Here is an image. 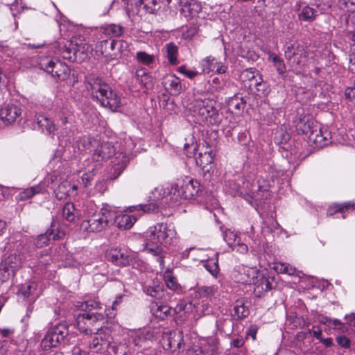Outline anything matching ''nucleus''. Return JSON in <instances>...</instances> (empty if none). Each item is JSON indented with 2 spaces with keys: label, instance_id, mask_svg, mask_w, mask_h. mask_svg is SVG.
<instances>
[{
  "label": "nucleus",
  "instance_id": "21",
  "mask_svg": "<svg viewBox=\"0 0 355 355\" xmlns=\"http://www.w3.org/2000/svg\"><path fill=\"white\" fill-rule=\"evenodd\" d=\"M128 340L126 338H114L110 346L114 355H130Z\"/></svg>",
  "mask_w": 355,
  "mask_h": 355
},
{
  "label": "nucleus",
  "instance_id": "2",
  "mask_svg": "<svg viewBox=\"0 0 355 355\" xmlns=\"http://www.w3.org/2000/svg\"><path fill=\"white\" fill-rule=\"evenodd\" d=\"M88 84L94 99L98 101L104 107L112 111H118L122 104L121 100L107 84L99 79H91Z\"/></svg>",
  "mask_w": 355,
  "mask_h": 355
},
{
  "label": "nucleus",
  "instance_id": "27",
  "mask_svg": "<svg viewBox=\"0 0 355 355\" xmlns=\"http://www.w3.org/2000/svg\"><path fill=\"white\" fill-rule=\"evenodd\" d=\"M207 149L202 153L200 152L196 158V164L205 169L207 166L211 164L214 159V155L211 150H207L209 148L208 144L205 142Z\"/></svg>",
  "mask_w": 355,
  "mask_h": 355
},
{
  "label": "nucleus",
  "instance_id": "4",
  "mask_svg": "<svg viewBox=\"0 0 355 355\" xmlns=\"http://www.w3.org/2000/svg\"><path fill=\"white\" fill-rule=\"evenodd\" d=\"M216 102L211 98L195 99L189 107L191 115L196 118V123L207 121L215 123L219 119Z\"/></svg>",
  "mask_w": 355,
  "mask_h": 355
},
{
  "label": "nucleus",
  "instance_id": "30",
  "mask_svg": "<svg viewBox=\"0 0 355 355\" xmlns=\"http://www.w3.org/2000/svg\"><path fill=\"white\" fill-rule=\"evenodd\" d=\"M355 208V204L349 201L343 203H334L329 206L327 210V215L332 216L336 213L343 214V218H345L344 214L348 210H353Z\"/></svg>",
  "mask_w": 355,
  "mask_h": 355
},
{
  "label": "nucleus",
  "instance_id": "25",
  "mask_svg": "<svg viewBox=\"0 0 355 355\" xmlns=\"http://www.w3.org/2000/svg\"><path fill=\"white\" fill-rule=\"evenodd\" d=\"M2 265L6 270H10L14 272L21 267V259L17 253H11L3 259Z\"/></svg>",
  "mask_w": 355,
  "mask_h": 355
},
{
  "label": "nucleus",
  "instance_id": "60",
  "mask_svg": "<svg viewBox=\"0 0 355 355\" xmlns=\"http://www.w3.org/2000/svg\"><path fill=\"white\" fill-rule=\"evenodd\" d=\"M329 327L330 328L342 330L344 324L338 320L331 318Z\"/></svg>",
  "mask_w": 355,
  "mask_h": 355
},
{
  "label": "nucleus",
  "instance_id": "33",
  "mask_svg": "<svg viewBox=\"0 0 355 355\" xmlns=\"http://www.w3.org/2000/svg\"><path fill=\"white\" fill-rule=\"evenodd\" d=\"M295 49L300 51L297 55L293 59L291 63L293 65H297L299 67L304 66L308 60V52L306 51V47L304 45H297L295 46Z\"/></svg>",
  "mask_w": 355,
  "mask_h": 355
},
{
  "label": "nucleus",
  "instance_id": "44",
  "mask_svg": "<svg viewBox=\"0 0 355 355\" xmlns=\"http://www.w3.org/2000/svg\"><path fill=\"white\" fill-rule=\"evenodd\" d=\"M298 17L300 20L311 21L315 19V10L309 6H304Z\"/></svg>",
  "mask_w": 355,
  "mask_h": 355
},
{
  "label": "nucleus",
  "instance_id": "19",
  "mask_svg": "<svg viewBox=\"0 0 355 355\" xmlns=\"http://www.w3.org/2000/svg\"><path fill=\"white\" fill-rule=\"evenodd\" d=\"M163 85L166 91L172 95H178L182 91L180 79L174 74H167L163 79Z\"/></svg>",
  "mask_w": 355,
  "mask_h": 355
},
{
  "label": "nucleus",
  "instance_id": "31",
  "mask_svg": "<svg viewBox=\"0 0 355 355\" xmlns=\"http://www.w3.org/2000/svg\"><path fill=\"white\" fill-rule=\"evenodd\" d=\"M201 345L204 348L205 354L216 355L218 353V340L216 337H209L202 340Z\"/></svg>",
  "mask_w": 355,
  "mask_h": 355
},
{
  "label": "nucleus",
  "instance_id": "35",
  "mask_svg": "<svg viewBox=\"0 0 355 355\" xmlns=\"http://www.w3.org/2000/svg\"><path fill=\"white\" fill-rule=\"evenodd\" d=\"M218 252L215 255V257L207 259L204 264L205 268L215 278L218 277L220 272L218 265Z\"/></svg>",
  "mask_w": 355,
  "mask_h": 355
},
{
  "label": "nucleus",
  "instance_id": "51",
  "mask_svg": "<svg viewBox=\"0 0 355 355\" xmlns=\"http://www.w3.org/2000/svg\"><path fill=\"white\" fill-rule=\"evenodd\" d=\"M152 195H153V200L158 201L165 196L166 191L162 186H159V187H156L154 189V191L152 192Z\"/></svg>",
  "mask_w": 355,
  "mask_h": 355
},
{
  "label": "nucleus",
  "instance_id": "58",
  "mask_svg": "<svg viewBox=\"0 0 355 355\" xmlns=\"http://www.w3.org/2000/svg\"><path fill=\"white\" fill-rule=\"evenodd\" d=\"M345 98L352 101L355 99V85L353 87H348L345 92Z\"/></svg>",
  "mask_w": 355,
  "mask_h": 355
},
{
  "label": "nucleus",
  "instance_id": "6",
  "mask_svg": "<svg viewBox=\"0 0 355 355\" xmlns=\"http://www.w3.org/2000/svg\"><path fill=\"white\" fill-rule=\"evenodd\" d=\"M201 191L200 184L198 180L185 178L178 180L176 182L172 183L170 194L176 195L184 199H192L198 196Z\"/></svg>",
  "mask_w": 355,
  "mask_h": 355
},
{
  "label": "nucleus",
  "instance_id": "52",
  "mask_svg": "<svg viewBox=\"0 0 355 355\" xmlns=\"http://www.w3.org/2000/svg\"><path fill=\"white\" fill-rule=\"evenodd\" d=\"M236 237H237L236 234L231 230H227L224 233V240L230 246L236 245L235 241H236Z\"/></svg>",
  "mask_w": 355,
  "mask_h": 355
},
{
  "label": "nucleus",
  "instance_id": "38",
  "mask_svg": "<svg viewBox=\"0 0 355 355\" xmlns=\"http://www.w3.org/2000/svg\"><path fill=\"white\" fill-rule=\"evenodd\" d=\"M146 250L153 255L157 257V261L159 263V266L162 268L164 266V257L162 255V248L158 245H154L149 243H147L146 245Z\"/></svg>",
  "mask_w": 355,
  "mask_h": 355
},
{
  "label": "nucleus",
  "instance_id": "9",
  "mask_svg": "<svg viewBox=\"0 0 355 355\" xmlns=\"http://www.w3.org/2000/svg\"><path fill=\"white\" fill-rule=\"evenodd\" d=\"M162 344L164 350L169 353H180L185 345L183 332L181 331H171L165 333L162 336Z\"/></svg>",
  "mask_w": 355,
  "mask_h": 355
},
{
  "label": "nucleus",
  "instance_id": "32",
  "mask_svg": "<svg viewBox=\"0 0 355 355\" xmlns=\"http://www.w3.org/2000/svg\"><path fill=\"white\" fill-rule=\"evenodd\" d=\"M198 145L194 135H186L184 137V148L188 157L196 155Z\"/></svg>",
  "mask_w": 355,
  "mask_h": 355
},
{
  "label": "nucleus",
  "instance_id": "64",
  "mask_svg": "<svg viewBox=\"0 0 355 355\" xmlns=\"http://www.w3.org/2000/svg\"><path fill=\"white\" fill-rule=\"evenodd\" d=\"M238 252L241 254H245L248 251V248L247 245L243 243H238L236 245V250Z\"/></svg>",
  "mask_w": 355,
  "mask_h": 355
},
{
  "label": "nucleus",
  "instance_id": "57",
  "mask_svg": "<svg viewBox=\"0 0 355 355\" xmlns=\"http://www.w3.org/2000/svg\"><path fill=\"white\" fill-rule=\"evenodd\" d=\"M336 341L338 344L343 347L348 348L350 347V340L345 336H338L336 338Z\"/></svg>",
  "mask_w": 355,
  "mask_h": 355
},
{
  "label": "nucleus",
  "instance_id": "5",
  "mask_svg": "<svg viewBox=\"0 0 355 355\" xmlns=\"http://www.w3.org/2000/svg\"><path fill=\"white\" fill-rule=\"evenodd\" d=\"M148 236L155 245H171L176 239V231L172 224L159 223L148 230Z\"/></svg>",
  "mask_w": 355,
  "mask_h": 355
},
{
  "label": "nucleus",
  "instance_id": "10",
  "mask_svg": "<svg viewBox=\"0 0 355 355\" xmlns=\"http://www.w3.org/2000/svg\"><path fill=\"white\" fill-rule=\"evenodd\" d=\"M261 276L260 271L255 267L241 266L236 275V281L244 284H258Z\"/></svg>",
  "mask_w": 355,
  "mask_h": 355
},
{
  "label": "nucleus",
  "instance_id": "29",
  "mask_svg": "<svg viewBox=\"0 0 355 355\" xmlns=\"http://www.w3.org/2000/svg\"><path fill=\"white\" fill-rule=\"evenodd\" d=\"M45 191V187L42 184H40L36 186L27 188L20 192L17 196V200L19 201L26 200L32 198L34 195L43 193Z\"/></svg>",
  "mask_w": 355,
  "mask_h": 355
},
{
  "label": "nucleus",
  "instance_id": "1",
  "mask_svg": "<svg viewBox=\"0 0 355 355\" xmlns=\"http://www.w3.org/2000/svg\"><path fill=\"white\" fill-rule=\"evenodd\" d=\"M84 311L76 318L78 329L85 334H93L105 331L103 329L105 313L100 312L102 309L101 303L96 300H88L80 305Z\"/></svg>",
  "mask_w": 355,
  "mask_h": 355
},
{
  "label": "nucleus",
  "instance_id": "8",
  "mask_svg": "<svg viewBox=\"0 0 355 355\" xmlns=\"http://www.w3.org/2000/svg\"><path fill=\"white\" fill-rule=\"evenodd\" d=\"M40 66L42 69L60 80H66L70 74L69 67L60 60L42 59L40 62Z\"/></svg>",
  "mask_w": 355,
  "mask_h": 355
},
{
  "label": "nucleus",
  "instance_id": "3",
  "mask_svg": "<svg viewBox=\"0 0 355 355\" xmlns=\"http://www.w3.org/2000/svg\"><path fill=\"white\" fill-rule=\"evenodd\" d=\"M115 209L106 205L98 211H88L87 218L82 222L80 227L88 232H100L113 223Z\"/></svg>",
  "mask_w": 355,
  "mask_h": 355
},
{
  "label": "nucleus",
  "instance_id": "28",
  "mask_svg": "<svg viewBox=\"0 0 355 355\" xmlns=\"http://www.w3.org/2000/svg\"><path fill=\"white\" fill-rule=\"evenodd\" d=\"M37 125L38 130L53 133L55 130L54 123L44 114H38L37 116Z\"/></svg>",
  "mask_w": 355,
  "mask_h": 355
},
{
  "label": "nucleus",
  "instance_id": "61",
  "mask_svg": "<svg viewBox=\"0 0 355 355\" xmlns=\"http://www.w3.org/2000/svg\"><path fill=\"white\" fill-rule=\"evenodd\" d=\"M93 177L94 173L92 171L83 175L82 181L85 187L90 184V181L93 179Z\"/></svg>",
  "mask_w": 355,
  "mask_h": 355
},
{
  "label": "nucleus",
  "instance_id": "36",
  "mask_svg": "<svg viewBox=\"0 0 355 355\" xmlns=\"http://www.w3.org/2000/svg\"><path fill=\"white\" fill-rule=\"evenodd\" d=\"M218 291L216 285L197 286L196 296L198 297H209L214 295Z\"/></svg>",
  "mask_w": 355,
  "mask_h": 355
},
{
  "label": "nucleus",
  "instance_id": "16",
  "mask_svg": "<svg viewBox=\"0 0 355 355\" xmlns=\"http://www.w3.org/2000/svg\"><path fill=\"white\" fill-rule=\"evenodd\" d=\"M171 0H141L144 9L149 14H155L159 10L165 11Z\"/></svg>",
  "mask_w": 355,
  "mask_h": 355
},
{
  "label": "nucleus",
  "instance_id": "43",
  "mask_svg": "<svg viewBox=\"0 0 355 355\" xmlns=\"http://www.w3.org/2000/svg\"><path fill=\"white\" fill-rule=\"evenodd\" d=\"M273 269L279 273L293 275L296 272L295 267L287 263L277 262L274 263Z\"/></svg>",
  "mask_w": 355,
  "mask_h": 355
},
{
  "label": "nucleus",
  "instance_id": "49",
  "mask_svg": "<svg viewBox=\"0 0 355 355\" xmlns=\"http://www.w3.org/2000/svg\"><path fill=\"white\" fill-rule=\"evenodd\" d=\"M117 47L116 51L114 52L112 54H110V57L112 59L116 58V57L121 55L124 51H125L128 48V44L123 40H117Z\"/></svg>",
  "mask_w": 355,
  "mask_h": 355
},
{
  "label": "nucleus",
  "instance_id": "26",
  "mask_svg": "<svg viewBox=\"0 0 355 355\" xmlns=\"http://www.w3.org/2000/svg\"><path fill=\"white\" fill-rule=\"evenodd\" d=\"M150 311L155 317L164 320L171 315V308L165 304L152 302L150 304Z\"/></svg>",
  "mask_w": 355,
  "mask_h": 355
},
{
  "label": "nucleus",
  "instance_id": "14",
  "mask_svg": "<svg viewBox=\"0 0 355 355\" xmlns=\"http://www.w3.org/2000/svg\"><path fill=\"white\" fill-rule=\"evenodd\" d=\"M202 71L205 73H209L211 71H216L218 74L225 73L227 71V66L221 62H218L216 58L211 55L207 56L202 59L200 62Z\"/></svg>",
  "mask_w": 355,
  "mask_h": 355
},
{
  "label": "nucleus",
  "instance_id": "24",
  "mask_svg": "<svg viewBox=\"0 0 355 355\" xmlns=\"http://www.w3.org/2000/svg\"><path fill=\"white\" fill-rule=\"evenodd\" d=\"M153 338V334L148 330H139L131 334V339L136 347H141Z\"/></svg>",
  "mask_w": 355,
  "mask_h": 355
},
{
  "label": "nucleus",
  "instance_id": "54",
  "mask_svg": "<svg viewBox=\"0 0 355 355\" xmlns=\"http://www.w3.org/2000/svg\"><path fill=\"white\" fill-rule=\"evenodd\" d=\"M258 287L261 286V290L267 291L271 289V285L269 280L266 278L262 273H261L259 283L256 284Z\"/></svg>",
  "mask_w": 355,
  "mask_h": 355
},
{
  "label": "nucleus",
  "instance_id": "53",
  "mask_svg": "<svg viewBox=\"0 0 355 355\" xmlns=\"http://www.w3.org/2000/svg\"><path fill=\"white\" fill-rule=\"evenodd\" d=\"M178 70L180 73L190 79H192L198 75V72L197 71L187 69L186 66H181Z\"/></svg>",
  "mask_w": 355,
  "mask_h": 355
},
{
  "label": "nucleus",
  "instance_id": "55",
  "mask_svg": "<svg viewBox=\"0 0 355 355\" xmlns=\"http://www.w3.org/2000/svg\"><path fill=\"white\" fill-rule=\"evenodd\" d=\"M332 142L336 141V144H347L348 135H331Z\"/></svg>",
  "mask_w": 355,
  "mask_h": 355
},
{
  "label": "nucleus",
  "instance_id": "18",
  "mask_svg": "<svg viewBox=\"0 0 355 355\" xmlns=\"http://www.w3.org/2000/svg\"><path fill=\"white\" fill-rule=\"evenodd\" d=\"M84 47L78 46L73 42H70L68 46H65L62 54L64 59L76 61L78 59H84L86 55L83 52Z\"/></svg>",
  "mask_w": 355,
  "mask_h": 355
},
{
  "label": "nucleus",
  "instance_id": "41",
  "mask_svg": "<svg viewBox=\"0 0 355 355\" xmlns=\"http://www.w3.org/2000/svg\"><path fill=\"white\" fill-rule=\"evenodd\" d=\"M302 45L297 41L289 42H287L285 45L284 49V56L288 62H291L293 59L297 55V54L300 52L298 50L295 49V46Z\"/></svg>",
  "mask_w": 355,
  "mask_h": 355
},
{
  "label": "nucleus",
  "instance_id": "34",
  "mask_svg": "<svg viewBox=\"0 0 355 355\" xmlns=\"http://www.w3.org/2000/svg\"><path fill=\"white\" fill-rule=\"evenodd\" d=\"M79 213L72 202H67L62 207V216L69 222H73L78 217Z\"/></svg>",
  "mask_w": 355,
  "mask_h": 355
},
{
  "label": "nucleus",
  "instance_id": "62",
  "mask_svg": "<svg viewBox=\"0 0 355 355\" xmlns=\"http://www.w3.org/2000/svg\"><path fill=\"white\" fill-rule=\"evenodd\" d=\"M254 85L256 87L257 90L259 92L262 91L263 92L265 91V89L262 88V82H263L262 76L261 75H259L258 78L256 77L255 79H254Z\"/></svg>",
  "mask_w": 355,
  "mask_h": 355
},
{
  "label": "nucleus",
  "instance_id": "23",
  "mask_svg": "<svg viewBox=\"0 0 355 355\" xmlns=\"http://www.w3.org/2000/svg\"><path fill=\"white\" fill-rule=\"evenodd\" d=\"M64 235L62 232L55 234L53 230H48L44 234L39 235L35 242L37 248H41L49 245L50 240H58Z\"/></svg>",
  "mask_w": 355,
  "mask_h": 355
},
{
  "label": "nucleus",
  "instance_id": "13",
  "mask_svg": "<svg viewBox=\"0 0 355 355\" xmlns=\"http://www.w3.org/2000/svg\"><path fill=\"white\" fill-rule=\"evenodd\" d=\"M89 344V348L94 353H104L110 345L108 335L105 331L94 334Z\"/></svg>",
  "mask_w": 355,
  "mask_h": 355
},
{
  "label": "nucleus",
  "instance_id": "59",
  "mask_svg": "<svg viewBox=\"0 0 355 355\" xmlns=\"http://www.w3.org/2000/svg\"><path fill=\"white\" fill-rule=\"evenodd\" d=\"M147 73V70L145 68L139 67L137 69L135 76L136 80L139 82L141 78H145Z\"/></svg>",
  "mask_w": 355,
  "mask_h": 355
},
{
  "label": "nucleus",
  "instance_id": "11",
  "mask_svg": "<svg viewBox=\"0 0 355 355\" xmlns=\"http://www.w3.org/2000/svg\"><path fill=\"white\" fill-rule=\"evenodd\" d=\"M115 154L114 146L109 142H103L98 145L92 156L94 166H99L107 159H111Z\"/></svg>",
  "mask_w": 355,
  "mask_h": 355
},
{
  "label": "nucleus",
  "instance_id": "56",
  "mask_svg": "<svg viewBox=\"0 0 355 355\" xmlns=\"http://www.w3.org/2000/svg\"><path fill=\"white\" fill-rule=\"evenodd\" d=\"M202 347L199 345H193L189 350V355H204L205 351L202 349Z\"/></svg>",
  "mask_w": 355,
  "mask_h": 355
},
{
  "label": "nucleus",
  "instance_id": "37",
  "mask_svg": "<svg viewBox=\"0 0 355 355\" xmlns=\"http://www.w3.org/2000/svg\"><path fill=\"white\" fill-rule=\"evenodd\" d=\"M163 278L165 284L168 289L173 291H178L180 289V284L169 269L166 270L163 275Z\"/></svg>",
  "mask_w": 355,
  "mask_h": 355
},
{
  "label": "nucleus",
  "instance_id": "17",
  "mask_svg": "<svg viewBox=\"0 0 355 355\" xmlns=\"http://www.w3.org/2000/svg\"><path fill=\"white\" fill-rule=\"evenodd\" d=\"M246 101L243 97L236 94L227 101V110L230 113L241 116L245 107Z\"/></svg>",
  "mask_w": 355,
  "mask_h": 355
},
{
  "label": "nucleus",
  "instance_id": "50",
  "mask_svg": "<svg viewBox=\"0 0 355 355\" xmlns=\"http://www.w3.org/2000/svg\"><path fill=\"white\" fill-rule=\"evenodd\" d=\"M35 289H36L35 284L31 283V284H28L26 285H24L21 287L20 291L24 297H28L33 294Z\"/></svg>",
  "mask_w": 355,
  "mask_h": 355
},
{
  "label": "nucleus",
  "instance_id": "48",
  "mask_svg": "<svg viewBox=\"0 0 355 355\" xmlns=\"http://www.w3.org/2000/svg\"><path fill=\"white\" fill-rule=\"evenodd\" d=\"M101 47L105 48V51H102V53H104V52H109V49H110L112 51L116 52V47H117V40H112L111 41L105 40L100 42Z\"/></svg>",
  "mask_w": 355,
  "mask_h": 355
},
{
  "label": "nucleus",
  "instance_id": "45",
  "mask_svg": "<svg viewBox=\"0 0 355 355\" xmlns=\"http://www.w3.org/2000/svg\"><path fill=\"white\" fill-rule=\"evenodd\" d=\"M135 58L139 63L146 66H149L153 64L155 60L154 55L148 54L144 51L137 52Z\"/></svg>",
  "mask_w": 355,
  "mask_h": 355
},
{
  "label": "nucleus",
  "instance_id": "39",
  "mask_svg": "<svg viewBox=\"0 0 355 355\" xmlns=\"http://www.w3.org/2000/svg\"><path fill=\"white\" fill-rule=\"evenodd\" d=\"M124 32V28L120 24H110L103 27V33L110 37H119Z\"/></svg>",
  "mask_w": 355,
  "mask_h": 355
},
{
  "label": "nucleus",
  "instance_id": "47",
  "mask_svg": "<svg viewBox=\"0 0 355 355\" xmlns=\"http://www.w3.org/2000/svg\"><path fill=\"white\" fill-rule=\"evenodd\" d=\"M234 313L238 318H245L248 313V309L244 306L242 300H237L234 306Z\"/></svg>",
  "mask_w": 355,
  "mask_h": 355
},
{
  "label": "nucleus",
  "instance_id": "7",
  "mask_svg": "<svg viewBox=\"0 0 355 355\" xmlns=\"http://www.w3.org/2000/svg\"><path fill=\"white\" fill-rule=\"evenodd\" d=\"M68 334V329L64 324H59L50 328L41 341L40 346L43 350L56 347Z\"/></svg>",
  "mask_w": 355,
  "mask_h": 355
},
{
  "label": "nucleus",
  "instance_id": "46",
  "mask_svg": "<svg viewBox=\"0 0 355 355\" xmlns=\"http://www.w3.org/2000/svg\"><path fill=\"white\" fill-rule=\"evenodd\" d=\"M130 211H142L143 212H155L158 209V205L155 202H150L146 205H139L130 207Z\"/></svg>",
  "mask_w": 355,
  "mask_h": 355
},
{
  "label": "nucleus",
  "instance_id": "22",
  "mask_svg": "<svg viewBox=\"0 0 355 355\" xmlns=\"http://www.w3.org/2000/svg\"><path fill=\"white\" fill-rule=\"evenodd\" d=\"M136 220L137 218L134 216L122 214H117L115 210V216L113 222L116 224L119 228L128 230L132 227Z\"/></svg>",
  "mask_w": 355,
  "mask_h": 355
},
{
  "label": "nucleus",
  "instance_id": "42",
  "mask_svg": "<svg viewBox=\"0 0 355 355\" xmlns=\"http://www.w3.org/2000/svg\"><path fill=\"white\" fill-rule=\"evenodd\" d=\"M164 49L166 50V58L168 60V62L171 64H177V57L178 54V46L171 42L168 44H166L164 46Z\"/></svg>",
  "mask_w": 355,
  "mask_h": 355
},
{
  "label": "nucleus",
  "instance_id": "40",
  "mask_svg": "<svg viewBox=\"0 0 355 355\" xmlns=\"http://www.w3.org/2000/svg\"><path fill=\"white\" fill-rule=\"evenodd\" d=\"M269 59L272 62L277 73L279 75H283L286 72V67L284 61L279 55L274 53L270 52L268 53Z\"/></svg>",
  "mask_w": 355,
  "mask_h": 355
},
{
  "label": "nucleus",
  "instance_id": "20",
  "mask_svg": "<svg viewBox=\"0 0 355 355\" xmlns=\"http://www.w3.org/2000/svg\"><path fill=\"white\" fill-rule=\"evenodd\" d=\"M306 140L310 147L322 148L332 143V137L331 135H308Z\"/></svg>",
  "mask_w": 355,
  "mask_h": 355
},
{
  "label": "nucleus",
  "instance_id": "63",
  "mask_svg": "<svg viewBox=\"0 0 355 355\" xmlns=\"http://www.w3.org/2000/svg\"><path fill=\"white\" fill-rule=\"evenodd\" d=\"M71 355H89V354L80 347L75 346L71 350Z\"/></svg>",
  "mask_w": 355,
  "mask_h": 355
},
{
  "label": "nucleus",
  "instance_id": "15",
  "mask_svg": "<svg viewBox=\"0 0 355 355\" xmlns=\"http://www.w3.org/2000/svg\"><path fill=\"white\" fill-rule=\"evenodd\" d=\"M21 114V107L15 104H6L0 109V119L6 124L15 122Z\"/></svg>",
  "mask_w": 355,
  "mask_h": 355
},
{
  "label": "nucleus",
  "instance_id": "12",
  "mask_svg": "<svg viewBox=\"0 0 355 355\" xmlns=\"http://www.w3.org/2000/svg\"><path fill=\"white\" fill-rule=\"evenodd\" d=\"M106 257L110 261L121 266L129 265L131 261V257L127 250L117 248L108 250L106 252Z\"/></svg>",
  "mask_w": 355,
  "mask_h": 355
}]
</instances>
